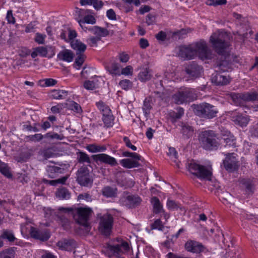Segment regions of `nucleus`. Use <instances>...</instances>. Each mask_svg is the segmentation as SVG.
<instances>
[{"instance_id": "56", "label": "nucleus", "mask_w": 258, "mask_h": 258, "mask_svg": "<svg viewBox=\"0 0 258 258\" xmlns=\"http://www.w3.org/2000/svg\"><path fill=\"white\" fill-rule=\"evenodd\" d=\"M44 138L50 139H56L58 140H61L63 138V137L61 135H58L57 133H48L44 136Z\"/></svg>"}, {"instance_id": "52", "label": "nucleus", "mask_w": 258, "mask_h": 258, "mask_svg": "<svg viewBox=\"0 0 258 258\" xmlns=\"http://www.w3.org/2000/svg\"><path fill=\"white\" fill-rule=\"evenodd\" d=\"M44 137L41 134H36L34 135H30L26 137L27 141L39 142Z\"/></svg>"}, {"instance_id": "54", "label": "nucleus", "mask_w": 258, "mask_h": 258, "mask_svg": "<svg viewBox=\"0 0 258 258\" xmlns=\"http://www.w3.org/2000/svg\"><path fill=\"white\" fill-rule=\"evenodd\" d=\"M107 70L111 74L119 75V67L118 63H113L110 67H107Z\"/></svg>"}, {"instance_id": "62", "label": "nucleus", "mask_w": 258, "mask_h": 258, "mask_svg": "<svg viewBox=\"0 0 258 258\" xmlns=\"http://www.w3.org/2000/svg\"><path fill=\"white\" fill-rule=\"evenodd\" d=\"M68 41L74 40V39L77 36V32L75 30H71L68 28Z\"/></svg>"}, {"instance_id": "31", "label": "nucleus", "mask_w": 258, "mask_h": 258, "mask_svg": "<svg viewBox=\"0 0 258 258\" xmlns=\"http://www.w3.org/2000/svg\"><path fill=\"white\" fill-rule=\"evenodd\" d=\"M232 120L237 124L241 126H246L248 122L249 119L246 116L238 114L232 116Z\"/></svg>"}, {"instance_id": "50", "label": "nucleus", "mask_w": 258, "mask_h": 258, "mask_svg": "<svg viewBox=\"0 0 258 258\" xmlns=\"http://www.w3.org/2000/svg\"><path fill=\"white\" fill-rule=\"evenodd\" d=\"M39 83L42 87H49L54 86L57 83V81L52 78H49L41 80Z\"/></svg>"}, {"instance_id": "18", "label": "nucleus", "mask_w": 258, "mask_h": 258, "mask_svg": "<svg viewBox=\"0 0 258 258\" xmlns=\"http://www.w3.org/2000/svg\"><path fill=\"white\" fill-rule=\"evenodd\" d=\"M185 249L188 252L192 253H200L204 251V246L199 242L189 240L185 243Z\"/></svg>"}, {"instance_id": "49", "label": "nucleus", "mask_w": 258, "mask_h": 258, "mask_svg": "<svg viewBox=\"0 0 258 258\" xmlns=\"http://www.w3.org/2000/svg\"><path fill=\"white\" fill-rule=\"evenodd\" d=\"M224 140L226 143V147H236L235 144V140L233 135H232L230 133L227 136L226 138H224Z\"/></svg>"}, {"instance_id": "58", "label": "nucleus", "mask_w": 258, "mask_h": 258, "mask_svg": "<svg viewBox=\"0 0 258 258\" xmlns=\"http://www.w3.org/2000/svg\"><path fill=\"white\" fill-rule=\"evenodd\" d=\"M119 85L122 89L128 90L132 87V83L130 80L125 79L120 81Z\"/></svg>"}, {"instance_id": "23", "label": "nucleus", "mask_w": 258, "mask_h": 258, "mask_svg": "<svg viewBox=\"0 0 258 258\" xmlns=\"http://www.w3.org/2000/svg\"><path fill=\"white\" fill-rule=\"evenodd\" d=\"M212 81L217 85H225L229 83L230 79L228 77L225 75L216 73L213 75Z\"/></svg>"}, {"instance_id": "35", "label": "nucleus", "mask_w": 258, "mask_h": 258, "mask_svg": "<svg viewBox=\"0 0 258 258\" xmlns=\"http://www.w3.org/2000/svg\"><path fill=\"white\" fill-rule=\"evenodd\" d=\"M229 56L225 58V59L222 60L217 68L219 71L223 72H228L231 70V64L227 60L229 58Z\"/></svg>"}, {"instance_id": "32", "label": "nucleus", "mask_w": 258, "mask_h": 258, "mask_svg": "<svg viewBox=\"0 0 258 258\" xmlns=\"http://www.w3.org/2000/svg\"><path fill=\"white\" fill-rule=\"evenodd\" d=\"M68 92L63 90H53L50 93V97L53 99H63L66 98Z\"/></svg>"}, {"instance_id": "45", "label": "nucleus", "mask_w": 258, "mask_h": 258, "mask_svg": "<svg viewBox=\"0 0 258 258\" xmlns=\"http://www.w3.org/2000/svg\"><path fill=\"white\" fill-rule=\"evenodd\" d=\"M77 55V57L75 59L73 66L76 69L79 70L85 60V55L84 53L78 54Z\"/></svg>"}, {"instance_id": "63", "label": "nucleus", "mask_w": 258, "mask_h": 258, "mask_svg": "<svg viewBox=\"0 0 258 258\" xmlns=\"http://www.w3.org/2000/svg\"><path fill=\"white\" fill-rule=\"evenodd\" d=\"M6 18L8 23L14 24L16 22L15 19L13 15L12 10L8 11Z\"/></svg>"}, {"instance_id": "13", "label": "nucleus", "mask_w": 258, "mask_h": 258, "mask_svg": "<svg viewBox=\"0 0 258 258\" xmlns=\"http://www.w3.org/2000/svg\"><path fill=\"white\" fill-rule=\"evenodd\" d=\"M226 157L223 161V165L225 169L228 172H233L238 167L237 159L234 153L225 154Z\"/></svg>"}, {"instance_id": "25", "label": "nucleus", "mask_w": 258, "mask_h": 258, "mask_svg": "<svg viewBox=\"0 0 258 258\" xmlns=\"http://www.w3.org/2000/svg\"><path fill=\"white\" fill-rule=\"evenodd\" d=\"M46 170L48 176L50 178H54L57 177L59 174L62 173L64 169L55 166H47Z\"/></svg>"}, {"instance_id": "9", "label": "nucleus", "mask_w": 258, "mask_h": 258, "mask_svg": "<svg viewBox=\"0 0 258 258\" xmlns=\"http://www.w3.org/2000/svg\"><path fill=\"white\" fill-rule=\"evenodd\" d=\"M196 112L199 116L212 118L216 116L218 111L214 106L207 103H204L197 106Z\"/></svg>"}, {"instance_id": "27", "label": "nucleus", "mask_w": 258, "mask_h": 258, "mask_svg": "<svg viewBox=\"0 0 258 258\" xmlns=\"http://www.w3.org/2000/svg\"><path fill=\"white\" fill-rule=\"evenodd\" d=\"M151 71L148 68L142 69L138 74V79L141 82H146L151 79Z\"/></svg>"}, {"instance_id": "6", "label": "nucleus", "mask_w": 258, "mask_h": 258, "mask_svg": "<svg viewBox=\"0 0 258 258\" xmlns=\"http://www.w3.org/2000/svg\"><path fill=\"white\" fill-rule=\"evenodd\" d=\"M194 49L196 51V55L202 60L211 59L215 54L213 51L208 47L207 44L204 40L193 43Z\"/></svg>"}, {"instance_id": "33", "label": "nucleus", "mask_w": 258, "mask_h": 258, "mask_svg": "<svg viewBox=\"0 0 258 258\" xmlns=\"http://www.w3.org/2000/svg\"><path fill=\"white\" fill-rule=\"evenodd\" d=\"M55 196L60 200H68L70 198L71 194L66 188L61 187L57 189Z\"/></svg>"}, {"instance_id": "17", "label": "nucleus", "mask_w": 258, "mask_h": 258, "mask_svg": "<svg viewBox=\"0 0 258 258\" xmlns=\"http://www.w3.org/2000/svg\"><path fill=\"white\" fill-rule=\"evenodd\" d=\"M29 233L33 238L41 241H46L50 237L49 232L47 230H41L32 226L30 227Z\"/></svg>"}, {"instance_id": "28", "label": "nucleus", "mask_w": 258, "mask_h": 258, "mask_svg": "<svg viewBox=\"0 0 258 258\" xmlns=\"http://www.w3.org/2000/svg\"><path fill=\"white\" fill-rule=\"evenodd\" d=\"M180 126L181 127V132L184 138H189L192 136L194 129L192 126L184 122H181Z\"/></svg>"}, {"instance_id": "42", "label": "nucleus", "mask_w": 258, "mask_h": 258, "mask_svg": "<svg viewBox=\"0 0 258 258\" xmlns=\"http://www.w3.org/2000/svg\"><path fill=\"white\" fill-rule=\"evenodd\" d=\"M68 178V177L66 176L60 178L51 180L43 179V181L45 183L49 184V185L52 186H55L58 184H64L67 180Z\"/></svg>"}, {"instance_id": "61", "label": "nucleus", "mask_w": 258, "mask_h": 258, "mask_svg": "<svg viewBox=\"0 0 258 258\" xmlns=\"http://www.w3.org/2000/svg\"><path fill=\"white\" fill-rule=\"evenodd\" d=\"M46 35L39 33L36 34L35 41L38 44H43Z\"/></svg>"}, {"instance_id": "22", "label": "nucleus", "mask_w": 258, "mask_h": 258, "mask_svg": "<svg viewBox=\"0 0 258 258\" xmlns=\"http://www.w3.org/2000/svg\"><path fill=\"white\" fill-rule=\"evenodd\" d=\"M57 246L62 250L70 251L76 247V242L73 239H64L59 241Z\"/></svg>"}, {"instance_id": "1", "label": "nucleus", "mask_w": 258, "mask_h": 258, "mask_svg": "<svg viewBox=\"0 0 258 258\" xmlns=\"http://www.w3.org/2000/svg\"><path fill=\"white\" fill-rule=\"evenodd\" d=\"M130 250V247L128 242L122 241L120 243L115 245L106 243L103 246L102 252L109 257L115 256L117 258H124L122 255L127 254Z\"/></svg>"}, {"instance_id": "57", "label": "nucleus", "mask_w": 258, "mask_h": 258, "mask_svg": "<svg viewBox=\"0 0 258 258\" xmlns=\"http://www.w3.org/2000/svg\"><path fill=\"white\" fill-rule=\"evenodd\" d=\"M242 183L244 185L245 188L249 191H252L254 188V183L252 180L249 179H243Z\"/></svg>"}, {"instance_id": "60", "label": "nucleus", "mask_w": 258, "mask_h": 258, "mask_svg": "<svg viewBox=\"0 0 258 258\" xmlns=\"http://www.w3.org/2000/svg\"><path fill=\"white\" fill-rule=\"evenodd\" d=\"M109 32L106 28L99 27L96 36L99 37L100 38L101 37L107 36Z\"/></svg>"}, {"instance_id": "47", "label": "nucleus", "mask_w": 258, "mask_h": 258, "mask_svg": "<svg viewBox=\"0 0 258 258\" xmlns=\"http://www.w3.org/2000/svg\"><path fill=\"white\" fill-rule=\"evenodd\" d=\"M15 252L12 248H9L0 252V258H14Z\"/></svg>"}, {"instance_id": "21", "label": "nucleus", "mask_w": 258, "mask_h": 258, "mask_svg": "<svg viewBox=\"0 0 258 258\" xmlns=\"http://www.w3.org/2000/svg\"><path fill=\"white\" fill-rule=\"evenodd\" d=\"M202 68L197 63L192 62L188 64L185 68V72L190 77H198L201 73Z\"/></svg>"}, {"instance_id": "4", "label": "nucleus", "mask_w": 258, "mask_h": 258, "mask_svg": "<svg viewBox=\"0 0 258 258\" xmlns=\"http://www.w3.org/2000/svg\"><path fill=\"white\" fill-rule=\"evenodd\" d=\"M199 140L203 148L208 150H216L220 145L217 135L213 131L203 132Z\"/></svg>"}, {"instance_id": "38", "label": "nucleus", "mask_w": 258, "mask_h": 258, "mask_svg": "<svg viewBox=\"0 0 258 258\" xmlns=\"http://www.w3.org/2000/svg\"><path fill=\"white\" fill-rule=\"evenodd\" d=\"M166 205L168 209L170 210H177L179 209L182 212H185V208L174 201L168 200Z\"/></svg>"}, {"instance_id": "34", "label": "nucleus", "mask_w": 258, "mask_h": 258, "mask_svg": "<svg viewBox=\"0 0 258 258\" xmlns=\"http://www.w3.org/2000/svg\"><path fill=\"white\" fill-rule=\"evenodd\" d=\"M151 203L153 205L154 213L159 214L163 211V206L158 198L156 197L152 198Z\"/></svg>"}, {"instance_id": "16", "label": "nucleus", "mask_w": 258, "mask_h": 258, "mask_svg": "<svg viewBox=\"0 0 258 258\" xmlns=\"http://www.w3.org/2000/svg\"><path fill=\"white\" fill-rule=\"evenodd\" d=\"M178 55L184 59H191L196 56V51L193 44L188 46H182L179 47Z\"/></svg>"}, {"instance_id": "26", "label": "nucleus", "mask_w": 258, "mask_h": 258, "mask_svg": "<svg viewBox=\"0 0 258 258\" xmlns=\"http://www.w3.org/2000/svg\"><path fill=\"white\" fill-rule=\"evenodd\" d=\"M57 57L60 60L71 62L73 60L74 54L71 50L65 49L60 51L57 55Z\"/></svg>"}, {"instance_id": "8", "label": "nucleus", "mask_w": 258, "mask_h": 258, "mask_svg": "<svg viewBox=\"0 0 258 258\" xmlns=\"http://www.w3.org/2000/svg\"><path fill=\"white\" fill-rule=\"evenodd\" d=\"M76 14L78 17L77 18L81 28L85 31H86L87 28L84 26L85 23L89 24H94L96 23L95 17L91 15L92 12L89 10L77 9Z\"/></svg>"}, {"instance_id": "14", "label": "nucleus", "mask_w": 258, "mask_h": 258, "mask_svg": "<svg viewBox=\"0 0 258 258\" xmlns=\"http://www.w3.org/2000/svg\"><path fill=\"white\" fill-rule=\"evenodd\" d=\"M141 199L138 196L133 195H125L122 196L119 201L123 206L128 208H133L139 205Z\"/></svg>"}, {"instance_id": "36", "label": "nucleus", "mask_w": 258, "mask_h": 258, "mask_svg": "<svg viewBox=\"0 0 258 258\" xmlns=\"http://www.w3.org/2000/svg\"><path fill=\"white\" fill-rule=\"evenodd\" d=\"M36 49L37 50V53H38L39 55L42 57H46L48 51L50 50L52 52V55H54L53 48L50 46H46L45 47L39 46L36 47Z\"/></svg>"}, {"instance_id": "2", "label": "nucleus", "mask_w": 258, "mask_h": 258, "mask_svg": "<svg viewBox=\"0 0 258 258\" xmlns=\"http://www.w3.org/2000/svg\"><path fill=\"white\" fill-rule=\"evenodd\" d=\"M72 211L75 221L83 226L87 232L89 231L90 229L89 221L93 214L92 209L87 207H79Z\"/></svg>"}, {"instance_id": "48", "label": "nucleus", "mask_w": 258, "mask_h": 258, "mask_svg": "<svg viewBox=\"0 0 258 258\" xmlns=\"http://www.w3.org/2000/svg\"><path fill=\"white\" fill-rule=\"evenodd\" d=\"M0 172L8 178L12 177V176L8 165L2 162H0Z\"/></svg>"}, {"instance_id": "37", "label": "nucleus", "mask_w": 258, "mask_h": 258, "mask_svg": "<svg viewBox=\"0 0 258 258\" xmlns=\"http://www.w3.org/2000/svg\"><path fill=\"white\" fill-rule=\"evenodd\" d=\"M117 189L116 187H112L106 186L102 189V194L106 197H113L116 195Z\"/></svg>"}, {"instance_id": "10", "label": "nucleus", "mask_w": 258, "mask_h": 258, "mask_svg": "<svg viewBox=\"0 0 258 258\" xmlns=\"http://www.w3.org/2000/svg\"><path fill=\"white\" fill-rule=\"evenodd\" d=\"M113 218L111 215L106 214L100 216L99 231L105 236L109 235L111 231Z\"/></svg>"}, {"instance_id": "15", "label": "nucleus", "mask_w": 258, "mask_h": 258, "mask_svg": "<svg viewBox=\"0 0 258 258\" xmlns=\"http://www.w3.org/2000/svg\"><path fill=\"white\" fill-rule=\"evenodd\" d=\"M70 211H72L71 209L61 207L58 209L57 214V220L59 223L66 230L70 228V222L66 216V214Z\"/></svg>"}, {"instance_id": "43", "label": "nucleus", "mask_w": 258, "mask_h": 258, "mask_svg": "<svg viewBox=\"0 0 258 258\" xmlns=\"http://www.w3.org/2000/svg\"><path fill=\"white\" fill-rule=\"evenodd\" d=\"M152 108V106L151 105V101L147 98L145 99L144 101L142 109L146 117H147L149 116Z\"/></svg>"}, {"instance_id": "3", "label": "nucleus", "mask_w": 258, "mask_h": 258, "mask_svg": "<svg viewBox=\"0 0 258 258\" xmlns=\"http://www.w3.org/2000/svg\"><path fill=\"white\" fill-rule=\"evenodd\" d=\"M227 38L228 35L226 33L219 30L211 36L210 42L218 54L224 55L226 49L229 46Z\"/></svg>"}, {"instance_id": "41", "label": "nucleus", "mask_w": 258, "mask_h": 258, "mask_svg": "<svg viewBox=\"0 0 258 258\" xmlns=\"http://www.w3.org/2000/svg\"><path fill=\"white\" fill-rule=\"evenodd\" d=\"M77 160L79 163L88 164L91 163V159L89 156L85 152L79 151L77 153Z\"/></svg>"}, {"instance_id": "5", "label": "nucleus", "mask_w": 258, "mask_h": 258, "mask_svg": "<svg viewBox=\"0 0 258 258\" xmlns=\"http://www.w3.org/2000/svg\"><path fill=\"white\" fill-rule=\"evenodd\" d=\"M190 173L201 179L211 180L212 172L209 168L201 165L194 161H191L187 165Z\"/></svg>"}, {"instance_id": "46", "label": "nucleus", "mask_w": 258, "mask_h": 258, "mask_svg": "<svg viewBox=\"0 0 258 258\" xmlns=\"http://www.w3.org/2000/svg\"><path fill=\"white\" fill-rule=\"evenodd\" d=\"M96 106L97 108L100 110V111L102 112V114H107V113H109L111 111V110L109 106L106 105L102 101H100L99 102H96Z\"/></svg>"}, {"instance_id": "51", "label": "nucleus", "mask_w": 258, "mask_h": 258, "mask_svg": "<svg viewBox=\"0 0 258 258\" xmlns=\"http://www.w3.org/2000/svg\"><path fill=\"white\" fill-rule=\"evenodd\" d=\"M67 105L69 109L72 110L77 113H80L82 111V109L80 105L74 101H70L67 104Z\"/></svg>"}, {"instance_id": "55", "label": "nucleus", "mask_w": 258, "mask_h": 258, "mask_svg": "<svg viewBox=\"0 0 258 258\" xmlns=\"http://www.w3.org/2000/svg\"><path fill=\"white\" fill-rule=\"evenodd\" d=\"M123 157H131L136 160H141L142 157L136 153H132L128 151H125L122 153Z\"/></svg>"}, {"instance_id": "20", "label": "nucleus", "mask_w": 258, "mask_h": 258, "mask_svg": "<svg viewBox=\"0 0 258 258\" xmlns=\"http://www.w3.org/2000/svg\"><path fill=\"white\" fill-rule=\"evenodd\" d=\"M93 158L96 162L99 161L102 163L109 164L112 166L116 165L117 161L116 159L105 154H99L92 156Z\"/></svg>"}, {"instance_id": "24", "label": "nucleus", "mask_w": 258, "mask_h": 258, "mask_svg": "<svg viewBox=\"0 0 258 258\" xmlns=\"http://www.w3.org/2000/svg\"><path fill=\"white\" fill-rule=\"evenodd\" d=\"M72 48L76 51V54L84 53L86 45L79 40H74L70 42Z\"/></svg>"}, {"instance_id": "19", "label": "nucleus", "mask_w": 258, "mask_h": 258, "mask_svg": "<svg viewBox=\"0 0 258 258\" xmlns=\"http://www.w3.org/2000/svg\"><path fill=\"white\" fill-rule=\"evenodd\" d=\"M104 82L101 77L95 76L91 80L85 81L84 83V87L87 90H93L97 88Z\"/></svg>"}, {"instance_id": "7", "label": "nucleus", "mask_w": 258, "mask_h": 258, "mask_svg": "<svg viewBox=\"0 0 258 258\" xmlns=\"http://www.w3.org/2000/svg\"><path fill=\"white\" fill-rule=\"evenodd\" d=\"M76 180L81 186L91 187L93 178L89 169L85 166H81L77 172Z\"/></svg>"}, {"instance_id": "59", "label": "nucleus", "mask_w": 258, "mask_h": 258, "mask_svg": "<svg viewBox=\"0 0 258 258\" xmlns=\"http://www.w3.org/2000/svg\"><path fill=\"white\" fill-rule=\"evenodd\" d=\"M100 40L99 37L98 36H91L87 40V42L91 46H97V43Z\"/></svg>"}, {"instance_id": "64", "label": "nucleus", "mask_w": 258, "mask_h": 258, "mask_svg": "<svg viewBox=\"0 0 258 258\" xmlns=\"http://www.w3.org/2000/svg\"><path fill=\"white\" fill-rule=\"evenodd\" d=\"M123 140L125 144V146L127 147L131 148L133 151L137 150V147L131 144L130 140L129 139V138L128 137H124L123 138Z\"/></svg>"}, {"instance_id": "53", "label": "nucleus", "mask_w": 258, "mask_h": 258, "mask_svg": "<svg viewBox=\"0 0 258 258\" xmlns=\"http://www.w3.org/2000/svg\"><path fill=\"white\" fill-rule=\"evenodd\" d=\"M184 114V110L182 108L178 107L176 112L173 111L170 113V116L174 119L180 118Z\"/></svg>"}, {"instance_id": "11", "label": "nucleus", "mask_w": 258, "mask_h": 258, "mask_svg": "<svg viewBox=\"0 0 258 258\" xmlns=\"http://www.w3.org/2000/svg\"><path fill=\"white\" fill-rule=\"evenodd\" d=\"M194 94L190 88H185L182 91L175 94L172 99L176 104H182L185 101H189L193 99Z\"/></svg>"}, {"instance_id": "29", "label": "nucleus", "mask_w": 258, "mask_h": 258, "mask_svg": "<svg viewBox=\"0 0 258 258\" xmlns=\"http://www.w3.org/2000/svg\"><path fill=\"white\" fill-rule=\"evenodd\" d=\"M139 160L130 159H123L120 161L121 165L126 168H132L134 167H138L140 166L139 163Z\"/></svg>"}, {"instance_id": "39", "label": "nucleus", "mask_w": 258, "mask_h": 258, "mask_svg": "<svg viewBox=\"0 0 258 258\" xmlns=\"http://www.w3.org/2000/svg\"><path fill=\"white\" fill-rule=\"evenodd\" d=\"M103 117L102 120L105 124V126L109 127L113 125L114 117L112 114L111 111L107 114H102Z\"/></svg>"}, {"instance_id": "40", "label": "nucleus", "mask_w": 258, "mask_h": 258, "mask_svg": "<svg viewBox=\"0 0 258 258\" xmlns=\"http://www.w3.org/2000/svg\"><path fill=\"white\" fill-rule=\"evenodd\" d=\"M1 240L3 239H8L9 241H14L16 238L14 236L12 231L8 229H3L1 235H0Z\"/></svg>"}, {"instance_id": "30", "label": "nucleus", "mask_w": 258, "mask_h": 258, "mask_svg": "<svg viewBox=\"0 0 258 258\" xmlns=\"http://www.w3.org/2000/svg\"><path fill=\"white\" fill-rule=\"evenodd\" d=\"M239 98L246 101L258 100V92H246L239 95Z\"/></svg>"}, {"instance_id": "44", "label": "nucleus", "mask_w": 258, "mask_h": 258, "mask_svg": "<svg viewBox=\"0 0 258 258\" xmlns=\"http://www.w3.org/2000/svg\"><path fill=\"white\" fill-rule=\"evenodd\" d=\"M87 150L92 153L102 152L106 150V148L105 146H100L95 144H91L87 146Z\"/></svg>"}, {"instance_id": "12", "label": "nucleus", "mask_w": 258, "mask_h": 258, "mask_svg": "<svg viewBox=\"0 0 258 258\" xmlns=\"http://www.w3.org/2000/svg\"><path fill=\"white\" fill-rule=\"evenodd\" d=\"M116 181L118 185L125 188L132 187L135 185L133 178L127 177L125 171H118L115 174Z\"/></svg>"}]
</instances>
